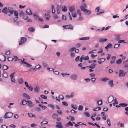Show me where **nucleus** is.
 I'll use <instances>...</instances> for the list:
<instances>
[{"label": "nucleus", "instance_id": "nucleus-1", "mask_svg": "<svg viewBox=\"0 0 128 128\" xmlns=\"http://www.w3.org/2000/svg\"><path fill=\"white\" fill-rule=\"evenodd\" d=\"M2 12L6 14H7L9 13L8 16H10L12 14L14 13V10L12 8L8 7H5L2 10Z\"/></svg>", "mask_w": 128, "mask_h": 128}, {"label": "nucleus", "instance_id": "nucleus-2", "mask_svg": "<svg viewBox=\"0 0 128 128\" xmlns=\"http://www.w3.org/2000/svg\"><path fill=\"white\" fill-rule=\"evenodd\" d=\"M26 41V38L24 37H22L19 43V45H21L25 43Z\"/></svg>", "mask_w": 128, "mask_h": 128}, {"label": "nucleus", "instance_id": "nucleus-3", "mask_svg": "<svg viewBox=\"0 0 128 128\" xmlns=\"http://www.w3.org/2000/svg\"><path fill=\"white\" fill-rule=\"evenodd\" d=\"M12 115V113L10 112H8L5 114L4 116V118H10L11 117Z\"/></svg>", "mask_w": 128, "mask_h": 128}, {"label": "nucleus", "instance_id": "nucleus-4", "mask_svg": "<svg viewBox=\"0 0 128 128\" xmlns=\"http://www.w3.org/2000/svg\"><path fill=\"white\" fill-rule=\"evenodd\" d=\"M63 27L64 29H71L73 30V27L71 24H69L67 25L63 26Z\"/></svg>", "mask_w": 128, "mask_h": 128}, {"label": "nucleus", "instance_id": "nucleus-5", "mask_svg": "<svg viewBox=\"0 0 128 128\" xmlns=\"http://www.w3.org/2000/svg\"><path fill=\"white\" fill-rule=\"evenodd\" d=\"M34 18L36 20H38L40 22H43L44 20L42 18H40L36 14H34Z\"/></svg>", "mask_w": 128, "mask_h": 128}, {"label": "nucleus", "instance_id": "nucleus-6", "mask_svg": "<svg viewBox=\"0 0 128 128\" xmlns=\"http://www.w3.org/2000/svg\"><path fill=\"white\" fill-rule=\"evenodd\" d=\"M86 5L85 3H83L82 5L80 6V8L81 10L83 12H84L85 10L86 9Z\"/></svg>", "mask_w": 128, "mask_h": 128}, {"label": "nucleus", "instance_id": "nucleus-7", "mask_svg": "<svg viewBox=\"0 0 128 128\" xmlns=\"http://www.w3.org/2000/svg\"><path fill=\"white\" fill-rule=\"evenodd\" d=\"M71 79L73 80H76L78 78V76L76 74H73L70 76Z\"/></svg>", "mask_w": 128, "mask_h": 128}, {"label": "nucleus", "instance_id": "nucleus-8", "mask_svg": "<svg viewBox=\"0 0 128 128\" xmlns=\"http://www.w3.org/2000/svg\"><path fill=\"white\" fill-rule=\"evenodd\" d=\"M125 75V73L124 71L122 70H119V77H122L124 76Z\"/></svg>", "mask_w": 128, "mask_h": 128}, {"label": "nucleus", "instance_id": "nucleus-9", "mask_svg": "<svg viewBox=\"0 0 128 128\" xmlns=\"http://www.w3.org/2000/svg\"><path fill=\"white\" fill-rule=\"evenodd\" d=\"M57 124L56 125V127L58 128H63L62 124L59 122H56Z\"/></svg>", "mask_w": 128, "mask_h": 128}, {"label": "nucleus", "instance_id": "nucleus-10", "mask_svg": "<svg viewBox=\"0 0 128 128\" xmlns=\"http://www.w3.org/2000/svg\"><path fill=\"white\" fill-rule=\"evenodd\" d=\"M114 99V97L112 96H110L108 99V102L109 103L112 102Z\"/></svg>", "mask_w": 128, "mask_h": 128}, {"label": "nucleus", "instance_id": "nucleus-11", "mask_svg": "<svg viewBox=\"0 0 128 128\" xmlns=\"http://www.w3.org/2000/svg\"><path fill=\"white\" fill-rule=\"evenodd\" d=\"M96 65V64L95 63H93L91 65L87 66V67L91 68L92 69L94 68Z\"/></svg>", "mask_w": 128, "mask_h": 128}, {"label": "nucleus", "instance_id": "nucleus-12", "mask_svg": "<svg viewBox=\"0 0 128 128\" xmlns=\"http://www.w3.org/2000/svg\"><path fill=\"white\" fill-rule=\"evenodd\" d=\"M116 58V57L115 56L112 57L111 58V60L110 62L111 64H113L114 63Z\"/></svg>", "mask_w": 128, "mask_h": 128}, {"label": "nucleus", "instance_id": "nucleus-13", "mask_svg": "<svg viewBox=\"0 0 128 128\" xmlns=\"http://www.w3.org/2000/svg\"><path fill=\"white\" fill-rule=\"evenodd\" d=\"M112 44L111 43H109L108 44L107 46L105 47V48L106 50L111 48L112 46Z\"/></svg>", "mask_w": 128, "mask_h": 128}, {"label": "nucleus", "instance_id": "nucleus-14", "mask_svg": "<svg viewBox=\"0 0 128 128\" xmlns=\"http://www.w3.org/2000/svg\"><path fill=\"white\" fill-rule=\"evenodd\" d=\"M27 102L28 105L30 107H31L34 105V104L32 103L31 101L28 100Z\"/></svg>", "mask_w": 128, "mask_h": 128}, {"label": "nucleus", "instance_id": "nucleus-15", "mask_svg": "<svg viewBox=\"0 0 128 128\" xmlns=\"http://www.w3.org/2000/svg\"><path fill=\"white\" fill-rule=\"evenodd\" d=\"M90 38L89 37H84L80 38L79 39L82 40H88Z\"/></svg>", "mask_w": 128, "mask_h": 128}, {"label": "nucleus", "instance_id": "nucleus-16", "mask_svg": "<svg viewBox=\"0 0 128 128\" xmlns=\"http://www.w3.org/2000/svg\"><path fill=\"white\" fill-rule=\"evenodd\" d=\"M28 30L30 32H32L35 31V28L34 27H31L29 28Z\"/></svg>", "mask_w": 128, "mask_h": 128}, {"label": "nucleus", "instance_id": "nucleus-17", "mask_svg": "<svg viewBox=\"0 0 128 128\" xmlns=\"http://www.w3.org/2000/svg\"><path fill=\"white\" fill-rule=\"evenodd\" d=\"M75 10V8L74 7V6L70 7L69 9V11L71 12H72Z\"/></svg>", "mask_w": 128, "mask_h": 128}, {"label": "nucleus", "instance_id": "nucleus-18", "mask_svg": "<svg viewBox=\"0 0 128 128\" xmlns=\"http://www.w3.org/2000/svg\"><path fill=\"white\" fill-rule=\"evenodd\" d=\"M45 17L47 20H49L50 19V15L48 13L45 14H44Z\"/></svg>", "mask_w": 128, "mask_h": 128}, {"label": "nucleus", "instance_id": "nucleus-19", "mask_svg": "<svg viewBox=\"0 0 128 128\" xmlns=\"http://www.w3.org/2000/svg\"><path fill=\"white\" fill-rule=\"evenodd\" d=\"M113 80H110L108 81V84L109 86H110L111 87H112L113 86Z\"/></svg>", "mask_w": 128, "mask_h": 128}, {"label": "nucleus", "instance_id": "nucleus-20", "mask_svg": "<svg viewBox=\"0 0 128 128\" xmlns=\"http://www.w3.org/2000/svg\"><path fill=\"white\" fill-rule=\"evenodd\" d=\"M18 82L20 84H22L24 83V80L22 78H20L18 80Z\"/></svg>", "mask_w": 128, "mask_h": 128}, {"label": "nucleus", "instance_id": "nucleus-21", "mask_svg": "<svg viewBox=\"0 0 128 128\" xmlns=\"http://www.w3.org/2000/svg\"><path fill=\"white\" fill-rule=\"evenodd\" d=\"M107 40L106 39H103L102 38H100V39L99 42L100 43H103L106 42Z\"/></svg>", "mask_w": 128, "mask_h": 128}, {"label": "nucleus", "instance_id": "nucleus-22", "mask_svg": "<svg viewBox=\"0 0 128 128\" xmlns=\"http://www.w3.org/2000/svg\"><path fill=\"white\" fill-rule=\"evenodd\" d=\"M73 126V124L70 121L68 122V123L66 124V126Z\"/></svg>", "mask_w": 128, "mask_h": 128}, {"label": "nucleus", "instance_id": "nucleus-23", "mask_svg": "<svg viewBox=\"0 0 128 128\" xmlns=\"http://www.w3.org/2000/svg\"><path fill=\"white\" fill-rule=\"evenodd\" d=\"M23 96L24 97L28 99H30V97L26 93L24 94Z\"/></svg>", "mask_w": 128, "mask_h": 128}, {"label": "nucleus", "instance_id": "nucleus-24", "mask_svg": "<svg viewBox=\"0 0 128 128\" xmlns=\"http://www.w3.org/2000/svg\"><path fill=\"white\" fill-rule=\"evenodd\" d=\"M24 84L27 88H32V86H29L28 83L26 81L24 82Z\"/></svg>", "mask_w": 128, "mask_h": 128}, {"label": "nucleus", "instance_id": "nucleus-25", "mask_svg": "<svg viewBox=\"0 0 128 128\" xmlns=\"http://www.w3.org/2000/svg\"><path fill=\"white\" fill-rule=\"evenodd\" d=\"M26 12L29 15H31L32 14L31 11L29 9H28L26 10Z\"/></svg>", "mask_w": 128, "mask_h": 128}, {"label": "nucleus", "instance_id": "nucleus-26", "mask_svg": "<svg viewBox=\"0 0 128 128\" xmlns=\"http://www.w3.org/2000/svg\"><path fill=\"white\" fill-rule=\"evenodd\" d=\"M62 10L63 11L66 12L67 10V8L66 6H64L62 7Z\"/></svg>", "mask_w": 128, "mask_h": 128}, {"label": "nucleus", "instance_id": "nucleus-27", "mask_svg": "<svg viewBox=\"0 0 128 128\" xmlns=\"http://www.w3.org/2000/svg\"><path fill=\"white\" fill-rule=\"evenodd\" d=\"M120 106L124 107L126 106H128V104L125 103H120L119 104Z\"/></svg>", "mask_w": 128, "mask_h": 128}, {"label": "nucleus", "instance_id": "nucleus-28", "mask_svg": "<svg viewBox=\"0 0 128 128\" xmlns=\"http://www.w3.org/2000/svg\"><path fill=\"white\" fill-rule=\"evenodd\" d=\"M122 62V60L120 58L118 60H117L116 62V63L118 64H120Z\"/></svg>", "mask_w": 128, "mask_h": 128}, {"label": "nucleus", "instance_id": "nucleus-29", "mask_svg": "<svg viewBox=\"0 0 128 128\" xmlns=\"http://www.w3.org/2000/svg\"><path fill=\"white\" fill-rule=\"evenodd\" d=\"M109 79L107 78H104L101 79V80L103 81L106 82Z\"/></svg>", "mask_w": 128, "mask_h": 128}, {"label": "nucleus", "instance_id": "nucleus-30", "mask_svg": "<svg viewBox=\"0 0 128 128\" xmlns=\"http://www.w3.org/2000/svg\"><path fill=\"white\" fill-rule=\"evenodd\" d=\"M22 105H25L27 103V101H26V100H23L22 101Z\"/></svg>", "mask_w": 128, "mask_h": 128}, {"label": "nucleus", "instance_id": "nucleus-31", "mask_svg": "<svg viewBox=\"0 0 128 128\" xmlns=\"http://www.w3.org/2000/svg\"><path fill=\"white\" fill-rule=\"evenodd\" d=\"M41 67H42L39 64H38L35 66V68L38 70H40Z\"/></svg>", "mask_w": 128, "mask_h": 128}, {"label": "nucleus", "instance_id": "nucleus-32", "mask_svg": "<svg viewBox=\"0 0 128 128\" xmlns=\"http://www.w3.org/2000/svg\"><path fill=\"white\" fill-rule=\"evenodd\" d=\"M120 35H117L115 38L116 40H120Z\"/></svg>", "mask_w": 128, "mask_h": 128}, {"label": "nucleus", "instance_id": "nucleus-33", "mask_svg": "<svg viewBox=\"0 0 128 128\" xmlns=\"http://www.w3.org/2000/svg\"><path fill=\"white\" fill-rule=\"evenodd\" d=\"M71 107L73 108L75 110H76L77 108L76 105H73L72 104H71Z\"/></svg>", "mask_w": 128, "mask_h": 128}, {"label": "nucleus", "instance_id": "nucleus-34", "mask_svg": "<svg viewBox=\"0 0 128 128\" xmlns=\"http://www.w3.org/2000/svg\"><path fill=\"white\" fill-rule=\"evenodd\" d=\"M52 13L53 14H54L55 12V10L54 6L53 5H52Z\"/></svg>", "mask_w": 128, "mask_h": 128}, {"label": "nucleus", "instance_id": "nucleus-35", "mask_svg": "<svg viewBox=\"0 0 128 128\" xmlns=\"http://www.w3.org/2000/svg\"><path fill=\"white\" fill-rule=\"evenodd\" d=\"M14 59L15 61H16L17 60H21L19 59L18 57L16 56H13Z\"/></svg>", "mask_w": 128, "mask_h": 128}, {"label": "nucleus", "instance_id": "nucleus-36", "mask_svg": "<svg viewBox=\"0 0 128 128\" xmlns=\"http://www.w3.org/2000/svg\"><path fill=\"white\" fill-rule=\"evenodd\" d=\"M70 120L71 121H73L74 120V117L71 116H69Z\"/></svg>", "mask_w": 128, "mask_h": 128}, {"label": "nucleus", "instance_id": "nucleus-37", "mask_svg": "<svg viewBox=\"0 0 128 128\" xmlns=\"http://www.w3.org/2000/svg\"><path fill=\"white\" fill-rule=\"evenodd\" d=\"M58 98H59V99H60H60L62 100H63L64 99V96L62 95L61 94H60Z\"/></svg>", "mask_w": 128, "mask_h": 128}, {"label": "nucleus", "instance_id": "nucleus-38", "mask_svg": "<svg viewBox=\"0 0 128 128\" xmlns=\"http://www.w3.org/2000/svg\"><path fill=\"white\" fill-rule=\"evenodd\" d=\"M84 114H85L86 116L88 117H89L90 116V114L86 112H84Z\"/></svg>", "mask_w": 128, "mask_h": 128}, {"label": "nucleus", "instance_id": "nucleus-39", "mask_svg": "<svg viewBox=\"0 0 128 128\" xmlns=\"http://www.w3.org/2000/svg\"><path fill=\"white\" fill-rule=\"evenodd\" d=\"M53 118L56 119L58 117V115L56 114H54L52 116Z\"/></svg>", "mask_w": 128, "mask_h": 128}, {"label": "nucleus", "instance_id": "nucleus-40", "mask_svg": "<svg viewBox=\"0 0 128 128\" xmlns=\"http://www.w3.org/2000/svg\"><path fill=\"white\" fill-rule=\"evenodd\" d=\"M97 103L98 105H101L102 104V100H100L98 101L97 102Z\"/></svg>", "mask_w": 128, "mask_h": 128}, {"label": "nucleus", "instance_id": "nucleus-41", "mask_svg": "<svg viewBox=\"0 0 128 128\" xmlns=\"http://www.w3.org/2000/svg\"><path fill=\"white\" fill-rule=\"evenodd\" d=\"M3 68L4 70H6L8 68V67L6 65H3Z\"/></svg>", "mask_w": 128, "mask_h": 128}, {"label": "nucleus", "instance_id": "nucleus-42", "mask_svg": "<svg viewBox=\"0 0 128 128\" xmlns=\"http://www.w3.org/2000/svg\"><path fill=\"white\" fill-rule=\"evenodd\" d=\"M47 69L49 71H52L54 70V68H52L49 67H48L47 68Z\"/></svg>", "mask_w": 128, "mask_h": 128}, {"label": "nucleus", "instance_id": "nucleus-43", "mask_svg": "<svg viewBox=\"0 0 128 128\" xmlns=\"http://www.w3.org/2000/svg\"><path fill=\"white\" fill-rule=\"evenodd\" d=\"M101 109V108L100 107H98L94 109L93 110L94 111H95L97 110H100Z\"/></svg>", "mask_w": 128, "mask_h": 128}, {"label": "nucleus", "instance_id": "nucleus-44", "mask_svg": "<svg viewBox=\"0 0 128 128\" xmlns=\"http://www.w3.org/2000/svg\"><path fill=\"white\" fill-rule=\"evenodd\" d=\"M24 14V13L22 11H21L19 13V15L20 16H23Z\"/></svg>", "mask_w": 128, "mask_h": 128}, {"label": "nucleus", "instance_id": "nucleus-45", "mask_svg": "<svg viewBox=\"0 0 128 128\" xmlns=\"http://www.w3.org/2000/svg\"><path fill=\"white\" fill-rule=\"evenodd\" d=\"M7 76V73L6 72H4V73L3 74V76L5 78H6Z\"/></svg>", "mask_w": 128, "mask_h": 128}, {"label": "nucleus", "instance_id": "nucleus-46", "mask_svg": "<svg viewBox=\"0 0 128 128\" xmlns=\"http://www.w3.org/2000/svg\"><path fill=\"white\" fill-rule=\"evenodd\" d=\"M107 123L109 126H111L110 123V120L109 119H108L107 120Z\"/></svg>", "mask_w": 128, "mask_h": 128}, {"label": "nucleus", "instance_id": "nucleus-47", "mask_svg": "<svg viewBox=\"0 0 128 128\" xmlns=\"http://www.w3.org/2000/svg\"><path fill=\"white\" fill-rule=\"evenodd\" d=\"M28 16L26 15H24L23 16V18L24 20H26L28 18Z\"/></svg>", "mask_w": 128, "mask_h": 128}, {"label": "nucleus", "instance_id": "nucleus-48", "mask_svg": "<svg viewBox=\"0 0 128 128\" xmlns=\"http://www.w3.org/2000/svg\"><path fill=\"white\" fill-rule=\"evenodd\" d=\"M78 110H83V107L82 106L80 105L78 108Z\"/></svg>", "mask_w": 128, "mask_h": 128}, {"label": "nucleus", "instance_id": "nucleus-49", "mask_svg": "<svg viewBox=\"0 0 128 128\" xmlns=\"http://www.w3.org/2000/svg\"><path fill=\"white\" fill-rule=\"evenodd\" d=\"M14 15L16 17H18V12L14 10Z\"/></svg>", "mask_w": 128, "mask_h": 128}, {"label": "nucleus", "instance_id": "nucleus-50", "mask_svg": "<svg viewBox=\"0 0 128 128\" xmlns=\"http://www.w3.org/2000/svg\"><path fill=\"white\" fill-rule=\"evenodd\" d=\"M8 60L9 61H11L14 60V58L12 57H9L8 58Z\"/></svg>", "mask_w": 128, "mask_h": 128}, {"label": "nucleus", "instance_id": "nucleus-51", "mask_svg": "<svg viewBox=\"0 0 128 128\" xmlns=\"http://www.w3.org/2000/svg\"><path fill=\"white\" fill-rule=\"evenodd\" d=\"M62 104L63 105L66 106H68V104L66 102H62Z\"/></svg>", "mask_w": 128, "mask_h": 128}, {"label": "nucleus", "instance_id": "nucleus-52", "mask_svg": "<svg viewBox=\"0 0 128 128\" xmlns=\"http://www.w3.org/2000/svg\"><path fill=\"white\" fill-rule=\"evenodd\" d=\"M48 123V122L44 120L41 123V124H46Z\"/></svg>", "mask_w": 128, "mask_h": 128}, {"label": "nucleus", "instance_id": "nucleus-53", "mask_svg": "<svg viewBox=\"0 0 128 128\" xmlns=\"http://www.w3.org/2000/svg\"><path fill=\"white\" fill-rule=\"evenodd\" d=\"M40 96L42 98L44 99H46L47 98V97L46 96L41 95H40Z\"/></svg>", "mask_w": 128, "mask_h": 128}, {"label": "nucleus", "instance_id": "nucleus-54", "mask_svg": "<svg viewBox=\"0 0 128 128\" xmlns=\"http://www.w3.org/2000/svg\"><path fill=\"white\" fill-rule=\"evenodd\" d=\"M89 59V58L88 56H86L85 57H84V56L83 60H88Z\"/></svg>", "mask_w": 128, "mask_h": 128}, {"label": "nucleus", "instance_id": "nucleus-55", "mask_svg": "<svg viewBox=\"0 0 128 128\" xmlns=\"http://www.w3.org/2000/svg\"><path fill=\"white\" fill-rule=\"evenodd\" d=\"M91 80H92L91 81L92 82L94 83L95 81L96 80V78H92Z\"/></svg>", "mask_w": 128, "mask_h": 128}, {"label": "nucleus", "instance_id": "nucleus-56", "mask_svg": "<svg viewBox=\"0 0 128 128\" xmlns=\"http://www.w3.org/2000/svg\"><path fill=\"white\" fill-rule=\"evenodd\" d=\"M70 112L73 114H76V112L73 109L71 110Z\"/></svg>", "mask_w": 128, "mask_h": 128}, {"label": "nucleus", "instance_id": "nucleus-57", "mask_svg": "<svg viewBox=\"0 0 128 128\" xmlns=\"http://www.w3.org/2000/svg\"><path fill=\"white\" fill-rule=\"evenodd\" d=\"M84 12H86V13H87L88 14H90L91 13V12H90V11L86 9L85 10V11Z\"/></svg>", "mask_w": 128, "mask_h": 128}, {"label": "nucleus", "instance_id": "nucleus-58", "mask_svg": "<svg viewBox=\"0 0 128 128\" xmlns=\"http://www.w3.org/2000/svg\"><path fill=\"white\" fill-rule=\"evenodd\" d=\"M42 64L43 66L44 67H47L48 66V65L46 63L43 62Z\"/></svg>", "mask_w": 128, "mask_h": 128}, {"label": "nucleus", "instance_id": "nucleus-59", "mask_svg": "<svg viewBox=\"0 0 128 128\" xmlns=\"http://www.w3.org/2000/svg\"><path fill=\"white\" fill-rule=\"evenodd\" d=\"M83 17L81 16H80V17L78 18V20L80 21H81L83 20Z\"/></svg>", "mask_w": 128, "mask_h": 128}, {"label": "nucleus", "instance_id": "nucleus-60", "mask_svg": "<svg viewBox=\"0 0 128 128\" xmlns=\"http://www.w3.org/2000/svg\"><path fill=\"white\" fill-rule=\"evenodd\" d=\"M84 58V55H82L81 57H80V62H82V60Z\"/></svg>", "mask_w": 128, "mask_h": 128}, {"label": "nucleus", "instance_id": "nucleus-61", "mask_svg": "<svg viewBox=\"0 0 128 128\" xmlns=\"http://www.w3.org/2000/svg\"><path fill=\"white\" fill-rule=\"evenodd\" d=\"M72 16L73 17L75 18L77 16V14L76 13H73L72 14Z\"/></svg>", "mask_w": 128, "mask_h": 128}, {"label": "nucleus", "instance_id": "nucleus-62", "mask_svg": "<svg viewBox=\"0 0 128 128\" xmlns=\"http://www.w3.org/2000/svg\"><path fill=\"white\" fill-rule=\"evenodd\" d=\"M76 48L75 47L72 48L70 50V52H72L74 50H75Z\"/></svg>", "mask_w": 128, "mask_h": 128}, {"label": "nucleus", "instance_id": "nucleus-63", "mask_svg": "<svg viewBox=\"0 0 128 128\" xmlns=\"http://www.w3.org/2000/svg\"><path fill=\"white\" fill-rule=\"evenodd\" d=\"M15 74V72H13L12 74H11L10 75V78H13V77L14 76V74Z\"/></svg>", "mask_w": 128, "mask_h": 128}, {"label": "nucleus", "instance_id": "nucleus-64", "mask_svg": "<svg viewBox=\"0 0 128 128\" xmlns=\"http://www.w3.org/2000/svg\"><path fill=\"white\" fill-rule=\"evenodd\" d=\"M9 127H11L12 128H15L16 126L14 124H12L10 125L9 126Z\"/></svg>", "mask_w": 128, "mask_h": 128}]
</instances>
